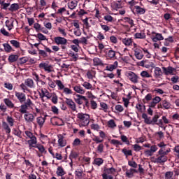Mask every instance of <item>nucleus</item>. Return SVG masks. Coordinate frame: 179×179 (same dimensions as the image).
<instances>
[{
    "instance_id": "obj_1",
    "label": "nucleus",
    "mask_w": 179,
    "mask_h": 179,
    "mask_svg": "<svg viewBox=\"0 0 179 179\" xmlns=\"http://www.w3.org/2000/svg\"><path fill=\"white\" fill-rule=\"evenodd\" d=\"M77 122L80 128L87 127L90 123V115L83 113H78L77 114Z\"/></svg>"
},
{
    "instance_id": "obj_2",
    "label": "nucleus",
    "mask_w": 179,
    "mask_h": 179,
    "mask_svg": "<svg viewBox=\"0 0 179 179\" xmlns=\"http://www.w3.org/2000/svg\"><path fill=\"white\" fill-rule=\"evenodd\" d=\"M142 118L144 120V122L147 125H156L157 124V121H159V118H160V115L156 114L152 118L148 117L146 113H143Z\"/></svg>"
},
{
    "instance_id": "obj_3",
    "label": "nucleus",
    "mask_w": 179,
    "mask_h": 179,
    "mask_svg": "<svg viewBox=\"0 0 179 179\" xmlns=\"http://www.w3.org/2000/svg\"><path fill=\"white\" fill-rule=\"evenodd\" d=\"M54 42L57 45H61L62 51L66 50V44H68V40H66V38L61 36H56L54 38Z\"/></svg>"
},
{
    "instance_id": "obj_4",
    "label": "nucleus",
    "mask_w": 179,
    "mask_h": 179,
    "mask_svg": "<svg viewBox=\"0 0 179 179\" xmlns=\"http://www.w3.org/2000/svg\"><path fill=\"white\" fill-rule=\"evenodd\" d=\"M31 106H33V102L31 101V99L28 98L27 101L22 103L20 106L19 112L21 114H26V113H27V108H29V107H31Z\"/></svg>"
},
{
    "instance_id": "obj_5",
    "label": "nucleus",
    "mask_w": 179,
    "mask_h": 179,
    "mask_svg": "<svg viewBox=\"0 0 179 179\" xmlns=\"http://www.w3.org/2000/svg\"><path fill=\"white\" fill-rule=\"evenodd\" d=\"M44 50H45L38 48V55H39V57H41L42 58H47V57H48V54L47 52H49V54H51V52H52V50H51L50 49V48H48L45 45L44 46Z\"/></svg>"
},
{
    "instance_id": "obj_6",
    "label": "nucleus",
    "mask_w": 179,
    "mask_h": 179,
    "mask_svg": "<svg viewBox=\"0 0 179 179\" xmlns=\"http://www.w3.org/2000/svg\"><path fill=\"white\" fill-rule=\"evenodd\" d=\"M15 96L17 97L20 104H23V103H26L27 101V99H26V94L19 92H15Z\"/></svg>"
},
{
    "instance_id": "obj_7",
    "label": "nucleus",
    "mask_w": 179,
    "mask_h": 179,
    "mask_svg": "<svg viewBox=\"0 0 179 179\" xmlns=\"http://www.w3.org/2000/svg\"><path fill=\"white\" fill-rule=\"evenodd\" d=\"M65 103L68 106L69 108L71 110V111H76V103L71 99L69 98H65Z\"/></svg>"
},
{
    "instance_id": "obj_8",
    "label": "nucleus",
    "mask_w": 179,
    "mask_h": 179,
    "mask_svg": "<svg viewBox=\"0 0 179 179\" xmlns=\"http://www.w3.org/2000/svg\"><path fill=\"white\" fill-rule=\"evenodd\" d=\"M41 92H38L40 98L43 100L44 99V97H47L48 99H51V94L52 93H50V92H48V90L45 88H42L41 89Z\"/></svg>"
},
{
    "instance_id": "obj_9",
    "label": "nucleus",
    "mask_w": 179,
    "mask_h": 179,
    "mask_svg": "<svg viewBox=\"0 0 179 179\" xmlns=\"http://www.w3.org/2000/svg\"><path fill=\"white\" fill-rule=\"evenodd\" d=\"M127 78L132 82V83H138L139 82V76L132 71L127 73Z\"/></svg>"
},
{
    "instance_id": "obj_10",
    "label": "nucleus",
    "mask_w": 179,
    "mask_h": 179,
    "mask_svg": "<svg viewBox=\"0 0 179 179\" xmlns=\"http://www.w3.org/2000/svg\"><path fill=\"white\" fill-rule=\"evenodd\" d=\"M152 34H155L150 36V38L152 40L153 43H157V41H162V40H164V37H163L162 34L152 31Z\"/></svg>"
},
{
    "instance_id": "obj_11",
    "label": "nucleus",
    "mask_w": 179,
    "mask_h": 179,
    "mask_svg": "<svg viewBox=\"0 0 179 179\" xmlns=\"http://www.w3.org/2000/svg\"><path fill=\"white\" fill-rule=\"evenodd\" d=\"M38 67L40 68V69H44V71L45 72H48V73H50V72H52V70L51 69L52 66L44 62L39 64Z\"/></svg>"
},
{
    "instance_id": "obj_12",
    "label": "nucleus",
    "mask_w": 179,
    "mask_h": 179,
    "mask_svg": "<svg viewBox=\"0 0 179 179\" xmlns=\"http://www.w3.org/2000/svg\"><path fill=\"white\" fill-rule=\"evenodd\" d=\"M157 145H154L150 147V150H146L144 151V153L147 157H149V156H153L156 152H157Z\"/></svg>"
},
{
    "instance_id": "obj_13",
    "label": "nucleus",
    "mask_w": 179,
    "mask_h": 179,
    "mask_svg": "<svg viewBox=\"0 0 179 179\" xmlns=\"http://www.w3.org/2000/svg\"><path fill=\"white\" fill-rule=\"evenodd\" d=\"M169 160V157L166 155H159L158 157L155 158L153 163H157L158 164H164L166 162Z\"/></svg>"
},
{
    "instance_id": "obj_14",
    "label": "nucleus",
    "mask_w": 179,
    "mask_h": 179,
    "mask_svg": "<svg viewBox=\"0 0 179 179\" xmlns=\"http://www.w3.org/2000/svg\"><path fill=\"white\" fill-rule=\"evenodd\" d=\"M162 101V98L159 96H155V98H152V101L149 103L148 107H152V108H155L156 107L157 104H159Z\"/></svg>"
},
{
    "instance_id": "obj_15",
    "label": "nucleus",
    "mask_w": 179,
    "mask_h": 179,
    "mask_svg": "<svg viewBox=\"0 0 179 179\" xmlns=\"http://www.w3.org/2000/svg\"><path fill=\"white\" fill-rule=\"evenodd\" d=\"M117 173V169L114 167L111 168H104L103 169V174H106V176H110V174L114 175Z\"/></svg>"
},
{
    "instance_id": "obj_16",
    "label": "nucleus",
    "mask_w": 179,
    "mask_h": 179,
    "mask_svg": "<svg viewBox=\"0 0 179 179\" xmlns=\"http://www.w3.org/2000/svg\"><path fill=\"white\" fill-rule=\"evenodd\" d=\"M163 72L165 75H173V73L174 71H176V69L171 67V66H168L166 67H162Z\"/></svg>"
},
{
    "instance_id": "obj_17",
    "label": "nucleus",
    "mask_w": 179,
    "mask_h": 179,
    "mask_svg": "<svg viewBox=\"0 0 179 179\" xmlns=\"http://www.w3.org/2000/svg\"><path fill=\"white\" fill-rule=\"evenodd\" d=\"M28 145L29 149H31V148H36L37 145V138L36 137H32L30 140L28 141Z\"/></svg>"
},
{
    "instance_id": "obj_18",
    "label": "nucleus",
    "mask_w": 179,
    "mask_h": 179,
    "mask_svg": "<svg viewBox=\"0 0 179 179\" xmlns=\"http://www.w3.org/2000/svg\"><path fill=\"white\" fill-rule=\"evenodd\" d=\"M58 138L59 146H60V148H64V146H66V140L64 139V136L62 134L58 135Z\"/></svg>"
},
{
    "instance_id": "obj_19",
    "label": "nucleus",
    "mask_w": 179,
    "mask_h": 179,
    "mask_svg": "<svg viewBox=\"0 0 179 179\" xmlns=\"http://www.w3.org/2000/svg\"><path fill=\"white\" fill-rule=\"evenodd\" d=\"M77 99H75V101L76 103H77V104H79L80 106L83 104V103L86 101V97L84 96L77 94Z\"/></svg>"
},
{
    "instance_id": "obj_20",
    "label": "nucleus",
    "mask_w": 179,
    "mask_h": 179,
    "mask_svg": "<svg viewBox=\"0 0 179 179\" xmlns=\"http://www.w3.org/2000/svg\"><path fill=\"white\" fill-rule=\"evenodd\" d=\"M134 9L136 10V15H145L146 10L139 6H135Z\"/></svg>"
},
{
    "instance_id": "obj_21",
    "label": "nucleus",
    "mask_w": 179,
    "mask_h": 179,
    "mask_svg": "<svg viewBox=\"0 0 179 179\" xmlns=\"http://www.w3.org/2000/svg\"><path fill=\"white\" fill-rule=\"evenodd\" d=\"M24 118L27 122H33L34 121V115L31 113L25 114Z\"/></svg>"
},
{
    "instance_id": "obj_22",
    "label": "nucleus",
    "mask_w": 179,
    "mask_h": 179,
    "mask_svg": "<svg viewBox=\"0 0 179 179\" xmlns=\"http://www.w3.org/2000/svg\"><path fill=\"white\" fill-rule=\"evenodd\" d=\"M118 66V62L115 61L113 64H109L106 66V71H109L110 72H113L114 69H117Z\"/></svg>"
},
{
    "instance_id": "obj_23",
    "label": "nucleus",
    "mask_w": 179,
    "mask_h": 179,
    "mask_svg": "<svg viewBox=\"0 0 179 179\" xmlns=\"http://www.w3.org/2000/svg\"><path fill=\"white\" fill-rule=\"evenodd\" d=\"M56 174L58 177H63V176H65L66 173L65 172L62 166H58L56 171Z\"/></svg>"
},
{
    "instance_id": "obj_24",
    "label": "nucleus",
    "mask_w": 179,
    "mask_h": 179,
    "mask_svg": "<svg viewBox=\"0 0 179 179\" xmlns=\"http://www.w3.org/2000/svg\"><path fill=\"white\" fill-rule=\"evenodd\" d=\"M24 85L30 89H33L34 87V81L31 78H27L24 81Z\"/></svg>"
},
{
    "instance_id": "obj_25",
    "label": "nucleus",
    "mask_w": 179,
    "mask_h": 179,
    "mask_svg": "<svg viewBox=\"0 0 179 179\" xmlns=\"http://www.w3.org/2000/svg\"><path fill=\"white\" fill-rule=\"evenodd\" d=\"M77 6H78V1L76 0L71 1L68 3V8L71 10H73V9H75V8H76Z\"/></svg>"
},
{
    "instance_id": "obj_26",
    "label": "nucleus",
    "mask_w": 179,
    "mask_h": 179,
    "mask_svg": "<svg viewBox=\"0 0 179 179\" xmlns=\"http://www.w3.org/2000/svg\"><path fill=\"white\" fill-rule=\"evenodd\" d=\"M162 107L164 108V110H170L171 108V103L169 102L167 100H164L162 101Z\"/></svg>"
},
{
    "instance_id": "obj_27",
    "label": "nucleus",
    "mask_w": 179,
    "mask_h": 179,
    "mask_svg": "<svg viewBox=\"0 0 179 179\" xmlns=\"http://www.w3.org/2000/svg\"><path fill=\"white\" fill-rule=\"evenodd\" d=\"M154 73L155 78H160V76L163 75V71H162V69H160V67H156L155 69Z\"/></svg>"
},
{
    "instance_id": "obj_28",
    "label": "nucleus",
    "mask_w": 179,
    "mask_h": 179,
    "mask_svg": "<svg viewBox=\"0 0 179 179\" xmlns=\"http://www.w3.org/2000/svg\"><path fill=\"white\" fill-rule=\"evenodd\" d=\"M122 43H123L124 45L129 47V45H132V39L129 38H124L122 39Z\"/></svg>"
},
{
    "instance_id": "obj_29",
    "label": "nucleus",
    "mask_w": 179,
    "mask_h": 179,
    "mask_svg": "<svg viewBox=\"0 0 179 179\" xmlns=\"http://www.w3.org/2000/svg\"><path fill=\"white\" fill-rule=\"evenodd\" d=\"M3 101L6 104V106H7V107H8V108H13V107H15V104H13V103L12 102V101H10V99H4Z\"/></svg>"
},
{
    "instance_id": "obj_30",
    "label": "nucleus",
    "mask_w": 179,
    "mask_h": 179,
    "mask_svg": "<svg viewBox=\"0 0 179 179\" xmlns=\"http://www.w3.org/2000/svg\"><path fill=\"white\" fill-rule=\"evenodd\" d=\"M18 9H19V4L16 3L11 4L10 7L8 8V10H10V12H16V10H18Z\"/></svg>"
},
{
    "instance_id": "obj_31",
    "label": "nucleus",
    "mask_w": 179,
    "mask_h": 179,
    "mask_svg": "<svg viewBox=\"0 0 179 179\" xmlns=\"http://www.w3.org/2000/svg\"><path fill=\"white\" fill-rule=\"evenodd\" d=\"M94 65V66H101L103 65V61L101 59H99L98 57H95L93 59Z\"/></svg>"
},
{
    "instance_id": "obj_32",
    "label": "nucleus",
    "mask_w": 179,
    "mask_h": 179,
    "mask_svg": "<svg viewBox=\"0 0 179 179\" xmlns=\"http://www.w3.org/2000/svg\"><path fill=\"white\" fill-rule=\"evenodd\" d=\"M15 21L13 20H7L6 21V27L8 28V30L10 31L12 30V29H13V23H14Z\"/></svg>"
},
{
    "instance_id": "obj_33",
    "label": "nucleus",
    "mask_w": 179,
    "mask_h": 179,
    "mask_svg": "<svg viewBox=\"0 0 179 179\" xmlns=\"http://www.w3.org/2000/svg\"><path fill=\"white\" fill-rule=\"evenodd\" d=\"M103 163H104V159H103L102 158H95L94 159L93 164L100 166H101V164H103Z\"/></svg>"
},
{
    "instance_id": "obj_34",
    "label": "nucleus",
    "mask_w": 179,
    "mask_h": 179,
    "mask_svg": "<svg viewBox=\"0 0 179 179\" xmlns=\"http://www.w3.org/2000/svg\"><path fill=\"white\" fill-rule=\"evenodd\" d=\"M36 122L40 127H43V125H44V122H45V116L44 117L41 116L38 117L36 118Z\"/></svg>"
},
{
    "instance_id": "obj_35",
    "label": "nucleus",
    "mask_w": 179,
    "mask_h": 179,
    "mask_svg": "<svg viewBox=\"0 0 179 179\" xmlns=\"http://www.w3.org/2000/svg\"><path fill=\"white\" fill-rule=\"evenodd\" d=\"M73 90L75 92H76V93H80V94H85V90L80 86H75Z\"/></svg>"
},
{
    "instance_id": "obj_36",
    "label": "nucleus",
    "mask_w": 179,
    "mask_h": 179,
    "mask_svg": "<svg viewBox=\"0 0 179 179\" xmlns=\"http://www.w3.org/2000/svg\"><path fill=\"white\" fill-rule=\"evenodd\" d=\"M106 55L108 58L113 59V58H115V51L110 49L106 52Z\"/></svg>"
},
{
    "instance_id": "obj_37",
    "label": "nucleus",
    "mask_w": 179,
    "mask_h": 179,
    "mask_svg": "<svg viewBox=\"0 0 179 179\" xmlns=\"http://www.w3.org/2000/svg\"><path fill=\"white\" fill-rule=\"evenodd\" d=\"M122 152H123L126 158L128 157V156H132V150H127V148L122 149Z\"/></svg>"
},
{
    "instance_id": "obj_38",
    "label": "nucleus",
    "mask_w": 179,
    "mask_h": 179,
    "mask_svg": "<svg viewBox=\"0 0 179 179\" xmlns=\"http://www.w3.org/2000/svg\"><path fill=\"white\" fill-rule=\"evenodd\" d=\"M19 58V56L17 55H10L9 57H8V61L11 63L13 62H16V61H17Z\"/></svg>"
},
{
    "instance_id": "obj_39",
    "label": "nucleus",
    "mask_w": 179,
    "mask_h": 179,
    "mask_svg": "<svg viewBox=\"0 0 179 179\" xmlns=\"http://www.w3.org/2000/svg\"><path fill=\"white\" fill-rule=\"evenodd\" d=\"M134 173H137V171L136 169H131L126 172V176L128 177V178H132V177H134Z\"/></svg>"
},
{
    "instance_id": "obj_40",
    "label": "nucleus",
    "mask_w": 179,
    "mask_h": 179,
    "mask_svg": "<svg viewBox=\"0 0 179 179\" xmlns=\"http://www.w3.org/2000/svg\"><path fill=\"white\" fill-rule=\"evenodd\" d=\"M3 47L4 48V51L6 52H12V51H13L12 50V46H10L9 43H3Z\"/></svg>"
},
{
    "instance_id": "obj_41",
    "label": "nucleus",
    "mask_w": 179,
    "mask_h": 179,
    "mask_svg": "<svg viewBox=\"0 0 179 179\" xmlns=\"http://www.w3.org/2000/svg\"><path fill=\"white\" fill-rule=\"evenodd\" d=\"M2 127L7 134L10 133V131H11L10 128L9 127V124H8V123H6V122H2Z\"/></svg>"
},
{
    "instance_id": "obj_42",
    "label": "nucleus",
    "mask_w": 179,
    "mask_h": 179,
    "mask_svg": "<svg viewBox=\"0 0 179 179\" xmlns=\"http://www.w3.org/2000/svg\"><path fill=\"white\" fill-rule=\"evenodd\" d=\"M6 121L9 124L10 127H13V125H15V119L11 116H7Z\"/></svg>"
},
{
    "instance_id": "obj_43",
    "label": "nucleus",
    "mask_w": 179,
    "mask_h": 179,
    "mask_svg": "<svg viewBox=\"0 0 179 179\" xmlns=\"http://www.w3.org/2000/svg\"><path fill=\"white\" fill-rule=\"evenodd\" d=\"M10 6V3H5V1H1V9L3 10H6L8 9V7H9Z\"/></svg>"
},
{
    "instance_id": "obj_44",
    "label": "nucleus",
    "mask_w": 179,
    "mask_h": 179,
    "mask_svg": "<svg viewBox=\"0 0 179 179\" xmlns=\"http://www.w3.org/2000/svg\"><path fill=\"white\" fill-rule=\"evenodd\" d=\"M51 100L53 104H57L58 103V96L55 93H52L51 94Z\"/></svg>"
},
{
    "instance_id": "obj_45",
    "label": "nucleus",
    "mask_w": 179,
    "mask_h": 179,
    "mask_svg": "<svg viewBox=\"0 0 179 179\" xmlns=\"http://www.w3.org/2000/svg\"><path fill=\"white\" fill-rule=\"evenodd\" d=\"M124 20L125 23H129V25H131V27H134V20L128 17H124Z\"/></svg>"
},
{
    "instance_id": "obj_46",
    "label": "nucleus",
    "mask_w": 179,
    "mask_h": 179,
    "mask_svg": "<svg viewBox=\"0 0 179 179\" xmlns=\"http://www.w3.org/2000/svg\"><path fill=\"white\" fill-rule=\"evenodd\" d=\"M134 55L137 59H142L143 58V54H142L139 50H135Z\"/></svg>"
},
{
    "instance_id": "obj_47",
    "label": "nucleus",
    "mask_w": 179,
    "mask_h": 179,
    "mask_svg": "<svg viewBox=\"0 0 179 179\" xmlns=\"http://www.w3.org/2000/svg\"><path fill=\"white\" fill-rule=\"evenodd\" d=\"M83 86L87 90H92V89H93V85H92V84L86 81L83 83Z\"/></svg>"
},
{
    "instance_id": "obj_48",
    "label": "nucleus",
    "mask_w": 179,
    "mask_h": 179,
    "mask_svg": "<svg viewBox=\"0 0 179 179\" xmlns=\"http://www.w3.org/2000/svg\"><path fill=\"white\" fill-rule=\"evenodd\" d=\"M35 148L36 149H38L41 153H47V151L45 150V148H44V145H36Z\"/></svg>"
},
{
    "instance_id": "obj_49",
    "label": "nucleus",
    "mask_w": 179,
    "mask_h": 179,
    "mask_svg": "<svg viewBox=\"0 0 179 179\" xmlns=\"http://www.w3.org/2000/svg\"><path fill=\"white\" fill-rule=\"evenodd\" d=\"M10 44H12V45L13 47H15V48H19L20 47V43H19L16 40H11L10 41Z\"/></svg>"
},
{
    "instance_id": "obj_50",
    "label": "nucleus",
    "mask_w": 179,
    "mask_h": 179,
    "mask_svg": "<svg viewBox=\"0 0 179 179\" xmlns=\"http://www.w3.org/2000/svg\"><path fill=\"white\" fill-rule=\"evenodd\" d=\"M108 127L109 128H115V127H117V124H115V122L114 121V120H110L108 122Z\"/></svg>"
},
{
    "instance_id": "obj_51",
    "label": "nucleus",
    "mask_w": 179,
    "mask_h": 179,
    "mask_svg": "<svg viewBox=\"0 0 179 179\" xmlns=\"http://www.w3.org/2000/svg\"><path fill=\"white\" fill-rule=\"evenodd\" d=\"M104 20L109 22H113L114 21V17L110 15H106L103 17Z\"/></svg>"
},
{
    "instance_id": "obj_52",
    "label": "nucleus",
    "mask_w": 179,
    "mask_h": 179,
    "mask_svg": "<svg viewBox=\"0 0 179 179\" xmlns=\"http://www.w3.org/2000/svg\"><path fill=\"white\" fill-rule=\"evenodd\" d=\"M74 174L77 178L80 179L82 178V176H83V171H75Z\"/></svg>"
},
{
    "instance_id": "obj_53",
    "label": "nucleus",
    "mask_w": 179,
    "mask_h": 179,
    "mask_svg": "<svg viewBox=\"0 0 179 179\" xmlns=\"http://www.w3.org/2000/svg\"><path fill=\"white\" fill-rule=\"evenodd\" d=\"M146 35L145 33L137 32L135 34L136 38H145Z\"/></svg>"
},
{
    "instance_id": "obj_54",
    "label": "nucleus",
    "mask_w": 179,
    "mask_h": 179,
    "mask_svg": "<svg viewBox=\"0 0 179 179\" xmlns=\"http://www.w3.org/2000/svg\"><path fill=\"white\" fill-rule=\"evenodd\" d=\"M120 139L122 142H124V143H126V145H129V140H128V137H127V136L122 135L120 136Z\"/></svg>"
},
{
    "instance_id": "obj_55",
    "label": "nucleus",
    "mask_w": 179,
    "mask_h": 179,
    "mask_svg": "<svg viewBox=\"0 0 179 179\" xmlns=\"http://www.w3.org/2000/svg\"><path fill=\"white\" fill-rule=\"evenodd\" d=\"M141 76H142V78H152V76L149 74L147 71H143L141 73Z\"/></svg>"
},
{
    "instance_id": "obj_56",
    "label": "nucleus",
    "mask_w": 179,
    "mask_h": 179,
    "mask_svg": "<svg viewBox=\"0 0 179 179\" xmlns=\"http://www.w3.org/2000/svg\"><path fill=\"white\" fill-rule=\"evenodd\" d=\"M153 99L152 96V94H148L145 96V99H143V102L146 103V101H150Z\"/></svg>"
},
{
    "instance_id": "obj_57",
    "label": "nucleus",
    "mask_w": 179,
    "mask_h": 179,
    "mask_svg": "<svg viewBox=\"0 0 179 179\" xmlns=\"http://www.w3.org/2000/svg\"><path fill=\"white\" fill-rule=\"evenodd\" d=\"M43 27H41V24H38V23H35L34 24V28L35 29L37 33L40 32V30H41V28Z\"/></svg>"
},
{
    "instance_id": "obj_58",
    "label": "nucleus",
    "mask_w": 179,
    "mask_h": 179,
    "mask_svg": "<svg viewBox=\"0 0 179 179\" xmlns=\"http://www.w3.org/2000/svg\"><path fill=\"white\" fill-rule=\"evenodd\" d=\"M37 37L41 41H45V40H47V37H45V36L41 33H38L37 34Z\"/></svg>"
},
{
    "instance_id": "obj_59",
    "label": "nucleus",
    "mask_w": 179,
    "mask_h": 179,
    "mask_svg": "<svg viewBox=\"0 0 179 179\" xmlns=\"http://www.w3.org/2000/svg\"><path fill=\"white\" fill-rule=\"evenodd\" d=\"M56 85H57L60 90H64V88L65 87L64 84H62V82L59 80H56Z\"/></svg>"
},
{
    "instance_id": "obj_60",
    "label": "nucleus",
    "mask_w": 179,
    "mask_h": 179,
    "mask_svg": "<svg viewBox=\"0 0 179 179\" xmlns=\"http://www.w3.org/2000/svg\"><path fill=\"white\" fill-rule=\"evenodd\" d=\"M93 141L96 143H102V142H104L103 139H100V137H99L97 136H94Z\"/></svg>"
},
{
    "instance_id": "obj_61",
    "label": "nucleus",
    "mask_w": 179,
    "mask_h": 179,
    "mask_svg": "<svg viewBox=\"0 0 179 179\" xmlns=\"http://www.w3.org/2000/svg\"><path fill=\"white\" fill-rule=\"evenodd\" d=\"M0 32L1 33V34H3V36H5L6 37H9L10 36L9 32H8V31H6L5 28H1L0 29Z\"/></svg>"
},
{
    "instance_id": "obj_62",
    "label": "nucleus",
    "mask_w": 179,
    "mask_h": 179,
    "mask_svg": "<svg viewBox=\"0 0 179 179\" xmlns=\"http://www.w3.org/2000/svg\"><path fill=\"white\" fill-rule=\"evenodd\" d=\"M100 26H101L102 30H104V31H106V33H107V31H110V27H108V25L100 24Z\"/></svg>"
},
{
    "instance_id": "obj_63",
    "label": "nucleus",
    "mask_w": 179,
    "mask_h": 179,
    "mask_svg": "<svg viewBox=\"0 0 179 179\" xmlns=\"http://www.w3.org/2000/svg\"><path fill=\"white\" fill-rule=\"evenodd\" d=\"M78 156H79V155H78L76 153V152H71L70 155H69V159L71 160H72V159H77L78 158Z\"/></svg>"
},
{
    "instance_id": "obj_64",
    "label": "nucleus",
    "mask_w": 179,
    "mask_h": 179,
    "mask_svg": "<svg viewBox=\"0 0 179 179\" xmlns=\"http://www.w3.org/2000/svg\"><path fill=\"white\" fill-rule=\"evenodd\" d=\"M88 20H89V18H87V17L83 20V22L85 25V29H89L90 27H91L90 24H89Z\"/></svg>"
}]
</instances>
